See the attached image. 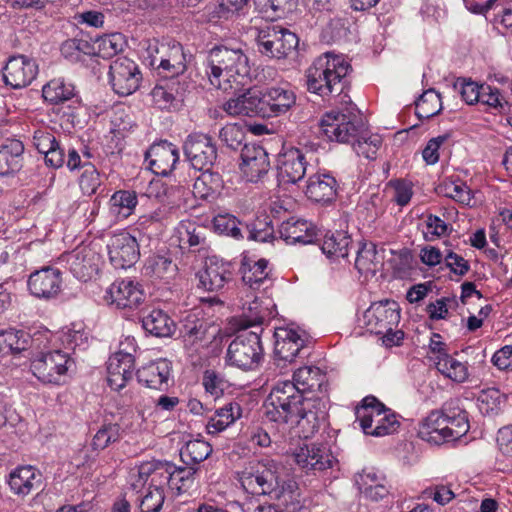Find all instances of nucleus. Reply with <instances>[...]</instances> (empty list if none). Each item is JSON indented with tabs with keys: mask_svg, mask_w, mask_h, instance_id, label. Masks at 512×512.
Listing matches in <instances>:
<instances>
[{
	"mask_svg": "<svg viewBox=\"0 0 512 512\" xmlns=\"http://www.w3.org/2000/svg\"><path fill=\"white\" fill-rule=\"evenodd\" d=\"M205 72L213 87L227 93L239 92L251 82L249 58L241 48L224 45L212 48Z\"/></svg>",
	"mask_w": 512,
	"mask_h": 512,
	"instance_id": "1",
	"label": "nucleus"
},
{
	"mask_svg": "<svg viewBox=\"0 0 512 512\" xmlns=\"http://www.w3.org/2000/svg\"><path fill=\"white\" fill-rule=\"evenodd\" d=\"M352 70L343 55L326 52L317 57L306 70L307 89L321 97L339 95L343 80Z\"/></svg>",
	"mask_w": 512,
	"mask_h": 512,
	"instance_id": "2",
	"label": "nucleus"
},
{
	"mask_svg": "<svg viewBox=\"0 0 512 512\" xmlns=\"http://www.w3.org/2000/svg\"><path fill=\"white\" fill-rule=\"evenodd\" d=\"M302 402V393L291 381L278 382L265 401V415L272 422L299 425Z\"/></svg>",
	"mask_w": 512,
	"mask_h": 512,
	"instance_id": "3",
	"label": "nucleus"
},
{
	"mask_svg": "<svg viewBox=\"0 0 512 512\" xmlns=\"http://www.w3.org/2000/svg\"><path fill=\"white\" fill-rule=\"evenodd\" d=\"M356 420L366 435L383 437L400 427L397 415L374 396H367L355 409Z\"/></svg>",
	"mask_w": 512,
	"mask_h": 512,
	"instance_id": "4",
	"label": "nucleus"
},
{
	"mask_svg": "<svg viewBox=\"0 0 512 512\" xmlns=\"http://www.w3.org/2000/svg\"><path fill=\"white\" fill-rule=\"evenodd\" d=\"M280 465L271 459L250 461L236 473L241 487L252 495H271L278 485Z\"/></svg>",
	"mask_w": 512,
	"mask_h": 512,
	"instance_id": "5",
	"label": "nucleus"
},
{
	"mask_svg": "<svg viewBox=\"0 0 512 512\" xmlns=\"http://www.w3.org/2000/svg\"><path fill=\"white\" fill-rule=\"evenodd\" d=\"M363 121L354 109L331 110L320 120L322 133L329 141L350 144L363 130Z\"/></svg>",
	"mask_w": 512,
	"mask_h": 512,
	"instance_id": "6",
	"label": "nucleus"
},
{
	"mask_svg": "<svg viewBox=\"0 0 512 512\" xmlns=\"http://www.w3.org/2000/svg\"><path fill=\"white\" fill-rule=\"evenodd\" d=\"M263 358L260 333L243 330L229 344L226 353L227 363L243 371L256 369Z\"/></svg>",
	"mask_w": 512,
	"mask_h": 512,
	"instance_id": "7",
	"label": "nucleus"
},
{
	"mask_svg": "<svg viewBox=\"0 0 512 512\" xmlns=\"http://www.w3.org/2000/svg\"><path fill=\"white\" fill-rule=\"evenodd\" d=\"M72 364L68 354L60 350L41 351L32 361L31 370L41 382L60 385Z\"/></svg>",
	"mask_w": 512,
	"mask_h": 512,
	"instance_id": "8",
	"label": "nucleus"
},
{
	"mask_svg": "<svg viewBox=\"0 0 512 512\" xmlns=\"http://www.w3.org/2000/svg\"><path fill=\"white\" fill-rule=\"evenodd\" d=\"M256 42L261 54L282 59L297 48L299 40L293 32L280 26H271L258 32Z\"/></svg>",
	"mask_w": 512,
	"mask_h": 512,
	"instance_id": "9",
	"label": "nucleus"
},
{
	"mask_svg": "<svg viewBox=\"0 0 512 512\" xmlns=\"http://www.w3.org/2000/svg\"><path fill=\"white\" fill-rule=\"evenodd\" d=\"M150 54V64L156 67L165 78H176L186 70L183 47L178 42H162Z\"/></svg>",
	"mask_w": 512,
	"mask_h": 512,
	"instance_id": "10",
	"label": "nucleus"
},
{
	"mask_svg": "<svg viewBox=\"0 0 512 512\" xmlns=\"http://www.w3.org/2000/svg\"><path fill=\"white\" fill-rule=\"evenodd\" d=\"M400 306L394 300L373 302L363 314V323L367 330L377 335L390 331L400 322Z\"/></svg>",
	"mask_w": 512,
	"mask_h": 512,
	"instance_id": "11",
	"label": "nucleus"
},
{
	"mask_svg": "<svg viewBox=\"0 0 512 512\" xmlns=\"http://www.w3.org/2000/svg\"><path fill=\"white\" fill-rule=\"evenodd\" d=\"M109 76L114 92L120 96L133 94L142 79L138 65L127 57H118L110 64Z\"/></svg>",
	"mask_w": 512,
	"mask_h": 512,
	"instance_id": "12",
	"label": "nucleus"
},
{
	"mask_svg": "<svg viewBox=\"0 0 512 512\" xmlns=\"http://www.w3.org/2000/svg\"><path fill=\"white\" fill-rule=\"evenodd\" d=\"M187 160L193 168L210 169L217 159V149L212 138L203 133L190 134L183 144Z\"/></svg>",
	"mask_w": 512,
	"mask_h": 512,
	"instance_id": "13",
	"label": "nucleus"
},
{
	"mask_svg": "<svg viewBox=\"0 0 512 512\" xmlns=\"http://www.w3.org/2000/svg\"><path fill=\"white\" fill-rule=\"evenodd\" d=\"M293 458L303 472L314 475L330 469L335 462L330 450L325 445L316 443L299 447L294 452Z\"/></svg>",
	"mask_w": 512,
	"mask_h": 512,
	"instance_id": "14",
	"label": "nucleus"
},
{
	"mask_svg": "<svg viewBox=\"0 0 512 512\" xmlns=\"http://www.w3.org/2000/svg\"><path fill=\"white\" fill-rule=\"evenodd\" d=\"M107 249L110 262L116 269L131 267L140 255L136 238L125 231L111 236Z\"/></svg>",
	"mask_w": 512,
	"mask_h": 512,
	"instance_id": "15",
	"label": "nucleus"
},
{
	"mask_svg": "<svg viewBox=\"0 0 512 512\" xmlns=\"http://www.w3.org/2000/svg\"><path fill=\"white\" fill-rule=\"evenodd\" d=\"M38 74V65L33 58L25 55L11 56L4 68L3 78L6 85L21 89L31 84Z\"/></svg>",
	"mask_w": 512,
	"mask_h": 512,
	"instance_id": "16",
	"label": "nucleus"
},
{
	"mask_svg": "<svg viewBox=\"0 0 512 512\" xmlns=\"http://www.w3.org/2000/svg\"><path fill=\"white\" fill-rule=\"evenodd\" d=\"M99 254L90 246H79L62 257L70 272L81 281L90 280L98 272Z\"/></svg>",
	"mask_w": 512,
	"mask_h": 512,
	"instance_id": "17",
	"label": "nucleus"
},
{
	"mask_svg": "<svg viewBox=\"0 0 512 512\" xmlns=\"http://www.w3.org/2000/svg\"><path fill=\"white\" fill-rule=\"evenodd\" d=\"M274 353L279 360L292 362L307 350V337L304 332L291 328H277L274 333Z\"/></svg>",
	"mask_w": 512,
	"mask_h": 512,
	"instance_id": "18",
	"label": "nucleus"
},
{
	"mask_svg": "<svg viewBox=\"0 0 512 512\" xmlns=\"http://www.w3.org/2000/svg\"><path fill=\"white\" fill-rule=\"evenodd\" d=\"M61 287V272L49 266L34 271L28 279V289L37 298H54L61 291Z\"/></svg>",
	"mask_w": 512,
	"mask_h": 512,
	"instance_id": "19",
	"label": "nucleus"
},
{
	"mask_svg": "<svg viewBox=\"0 0 512 512\" xmlns=\"http://www.w3.org/2000/svg\"><path fill=\"white\" fill-rule=\"evenodd\" d=\"M145 157L154 174L167 176L179 161V150L176 145L164 140L151 145Z\"/></svg>",
	"mask_w": 512,
	"mask_h": 512,
	"instance_id": "20",
	"label": "nucleus"
},
{
	"mask_svg": "<svg viewBox=\"0 0 512 512\" xmlns=\"http://www.w3.org/2000/svg\"><path fill=\"white\" fill-rule=\"evenodd\" d=\"M234 267L215 256L205 261L204 269L199 272L200 285L207 291H218L233 278Z\"/></svg>",
	"mask_w": 512,
	"mask_h": 512,
	"instance_id": "21",
	"label": "nucleus"
},
{
	"mask_svg": "<svg viewBox=\"0 0 512 512\" xmlns=\"http://www.w3.org/2000/svg\"><path fill=\"white\" fill-rule=\"evenodd\" d=\"M109 295L112 304L119 309H136L146 299L142 286L131 279H121L112 283Z\"/></svg>",
	"mask_w": 512,
	"mask_h": 512,
	"instance_id": "22",
	"label": "nucleus"
},
{
	"mask_svg": "<svg viewBox=\"0 0 512 512\" xmlns=\"http://www.w3.org/2000/svg\"><path fill=\"white\" fill-rule=\"evenodd\" d=\"M239 271L244 285L253 291L265 290L272 285V269L266 259L244 257Z\"/></svg>",
	"mask_w": 512,
	"mask_h": 512,
	"instance_id": "23",
	"label": "nucleus"
},
{
	"mask_svg": "<svg viewBox=\"0 0 512 512\" xmlns=\"http://www.w3.org/2000/svg\"><path fill=\"white\" fill-rule=\"evenodd\" d=\"M264 114L274 118L287 114L296 104V94L287 87L272 86L263 92Z\"/></svg>",
	"mask_w": 512,
	"mask_h": 512,
	"instance_id": "24",
	"label": "nucleus"
},
{
	"mask_svg": "<svg viewBox=\"0 0 512 512\" xmlns=\"http://www.w3.org/2000/svg\"><path fill=\"white\" fill-rule=\"evenodd\" d=\"M241 159L240 168L250 182H257L269 171L268 153L262 146L244 145L241 149Z\"/></svg>",
	"mask_w": 512,
	"mask_h": 512,
	"instance_id": "25",
	"label": "nucleus"
},
{
	"mask_svg": "<svg viewBox=\"0 0 512 512\" xmlns=\"http://www.w3.org/2000/svg\"><path fill=\"white\" fill-rule=\"evenodd\" d=\"M135 359L131 353L116 352L110 356L107 364L108 385L116 391L124 388L133 377Z\"/></svg>",
	"mask_w": 512,
	"mask_h": 512,
	"instance_id": "26",
	"label": "nucleus"
},
{
	"mask_svg": "<svg viewBox=\"0 0 512 512\" xmlns=\"http://www.w3.org/2000/svg\"><path fill=\"white\" fill-rule=\"evenodd\" d=\"M339 188L338 181L329 171H319L308 178L305 194L317 203H330L336 196Z\"/></svg>",
	"mask_w": 512,
	"mask_h": 512,
	"instance_id": "27",
	"label": "nucleus"
},
{
	"mask_svg": "<svg viewBox=\"0 0 512 512\" xmlns=\"http://www.w3.org/2000/svg\"><path fill=\"white\" fill-rule=\"evenodd\" d=\"M278 163L279 177L284 183H296L305 176L307 162L299 148L286 149L279 155Z\"/></svg>",
	"mask_w": 512,
	"mask_h": 512,
	"instance_id": "28",
	"label": "nucleus"
},
{
	"mask_svg": "<svg viewBox=\"0 0 512 512\" xmlns=\"http://www.w3.org/2000/svg\"><path fill=\"white\" fill-rule=\"evenodd\" d=\"M443 413L446 428V440L456 441L469 431L468 413L460 406L459 399H451L444 403Z\"/></svg>",
	"mask_w": 512,
	"mask_h": 512,
	"instance_id": "29",
	"label": "nucleus"
},
{
	"mask_svg": "<svg viewBox=\"0 0 512 512\" xmlns=\"http://www.w3.org/2000/svg\"><path fill=\"white\" fill-rule=\"evenodd\" d=\"M171 362L159 359L138 369L136 376L140 384L160 391L167 390L171 377Z\"/></svg>",
	"mask_w": 512,
	"mask_h": 512,
	"instance_id": "30",
	"label": "nucleus"
},
{
	"mask_svg": "<svg viewBox=\"0 0 512 512\" xmlns=\"http://www.w3.org/2000/svg\"><path fill=\"white\" fill-rule=\"evenodd\" d=\"M49 335V332L44 334L37 333L31 337L23 330L9 329L0 333V351L5 354H20L26 351L30 345L40 347L42 338Z\"/></svg>",
	"mask_w": 512,
	"mask_h": 512,
	"instance_id": "31",
	"label": "nucleus"
},
{
	"mask_svg": "<svg viewBox=\"0 0 512 512\" xmlns=\"http://www.w3.org/2000/svg\"><path fill=\"white\" fill-rule=\"evenodd\" d=\"M8 484L12 492L25 497L42 486V474L33 466H20L9 474Z\"/></svg>",
	"mask_w": 512,
	"mask_h": 512,
	"instance_id": "32",
	"label": "nucleus"
},
{
	"mask_svg": "<svg viewBox=\"0 0 512 512\" xmlns=\"http://www.w3.org/2000/svg\"><path fill=\"white\" fill-rule=\"evenodd\" d=\"M24 144L18 139H6L0 145V176H14L23 167Z\"/></svg>",
	"mask_w": 512,
	"mask_h": 512,
	"instance_id": "33",
	"label": "nucleus"
},
{
	"mask_svg": "<svg viewBox=\"0 0 512 512\" xmlns=\"http://www.w3.org/2000/svg\"><path fill=\"white\" fill-rule=\"evenodd\" d=\"M279 234L287 244H310L316 237V229L307 220L290 218L280 225Z\"/></svg>",
	"mask_w": 512,
	"mask_h": 512,
	"instance_id": "34",
	"label": "nucleus"
},
{
	"mask_svg": "<svg viewBox=\"0 0 512 512\" xmlns=\"http://www.w3.org/2000/svg\"><path fill=\"white\" fill-rule=\"evenodd\" d=\"M445 417L443 413V407L440 410H434L424 418L418 428V436L436 445H440L446 440V428L444 423Z\"/></svg>",
	"mask_w": 512,
	"mask_h": 512,
	"instance_id": "35",
	"label": "nucleus"
},
{
	"mask_svg": "<svg viewBox=\"0 0 512 512\" xmlns=\"http://www.w3.org/2000/svg\"><path fill=\"white\" fill-rule=\"evenodd\" d=\"M297 390L304 395L305 392L326 391V374L315 366H304L293 374L291 381Z\"/></svg>",
	"mask_w": 512,
	"mask_h": 512,
	"instance_id": "36",
	"label": "nucleus"
},
{
	"mask_svg": "<svg viewBox=\"0 0 512 512\" xmlns=\"http://www.w3.org/2000/svg\"><path fill=\"white\" fill-rule=\"evenodd\" d=\"M242 415L239 403L231 401L217 408L211 416H208L206 430L208 434L217 435L231 426Z\"/></svg>",
	"mask_w": 512,
	"mask_h": 512,
	"instance_id": "37",
	"label": "nucleus"
},
{
	"mask_svg": "<svg viewBox=\"0 0 512 512\" xmlns=\"http://www.w3.org/2000/svg\"><path fill=\"white\" fill-rule=\"evenodd\" d=\"M299 410L301 414L299 425L305 427V424H307L308 428L313 431L319 428L320 422L326 419L327 400L320 397L306 398L303 396V402Z\"/></svg>",
	"mask_w": 512,
	"mask_h": 512,
	"instance_id": "38",
	"label": "nucleus"
},
{
	"mask_svg": "<svg viewBox=\"0 0 512 512\" xmlns=\"http://www.w3.org/2000/svg\"><path fill=\"white\" fill-rule=\"evenodd\" d=\"M143 328L153 336L169 337L176 325L170 316L161 309H153L142 317Z\"/></svg>",
	"mask_w": 512,
	"mask_h": 512,
	"instance_id": "39",
	"label": "nucleus"
},
{
	"mask_svg": "<svg viewBox=\"0 0 512 512\" xmlns=\"http://www.w3.org/2000/svg\"><path fill=\"white\" fill-rule=\"evenodd\" d=\"M211 327L213 325L208 320L190 312L181 320L180 333L185 341L193 344L206 339Z\"/></svg>",
	"mask_w": 512,
	"mask_h": 512,
	"instance_id": "40",
	"label": "nucleus"
},
{
	"mask_svg": "<svg viewBox=\"0 0 512 512\" xmlns=\"http://www.w3.org/2000/svg\"><path fill=\"white\" fill-rule=\"evenodd\" d=\"M145 269L151 276L164 280L174 278L178 271L169 251H160L150 256L146 261Z\"/></svg>",
	"mask_w": 512,
	"mask_h": 512,
	"instance_id": "41",
	"label": "nucleus"
},
{
	"mask_svg": "<svg viewBox=\"0 0 512 512\" xmlns=\"http://www.w3.org/2000/svg\"><path fill=\"white\" fill-rule=\"evenodd\" d=\"M151 96L158 108L170 109L182 96L179 81L175 77L162 80L152 89Z\"/></svg>",
	"mask_w": 512,
	"mask_h": 512,
	"instance_id": "42",
	"label": "nucleus"
},
{
	"mask_svg": "<svg viewBox=\"0 0 512 512\" xmlns=\"http://www.w3.org/2000/svg\"><path fill=\"white\" fill-rule=\"evenodd\" d=\"M269 496L277 499L288 512H295L301 507L298 483L293 479L281 480L280 474L278 475V485Z\"/></svg>",
	"mask_w": 512,
	"mask_h": 512,
	"instance_id": "43",
	"label": "nucleus"
},
{
	"mask_svg": "<svg viewBox=\"0 0 512 512\" xmlns=\"http://www.w3.org/2000/svg\"><path fill=\"white\" fill-rule=\"evenodd\" d=\"M247 299L242 303L243 313L239 319V325L243 330L252 326H259L269 316L268 309L264 308L255 295H246Z\"/></svg>",
	"mask_w": 512,
	"mask_h": 512,
	"instance_id": "44",
	"label": "nucleus"
},
{
	"mask_svg": "<svg viewBox=\"0 0 512 512\" xmlns=\"http://www.w3.org/2000/svg\"><path fill=\"white\" fill-rule=\"evenodd\" d=\"M210 169H204L193 184V194L196 198L213 200L222 189V180L218 173H212Z\"/></svg>",
	"mask_w": 512,
	"mask_h": 512,
	"instance_id": "45",
	"label": "nucleus"
},
{
	"mask_svg": "<svg viewBox=\"0 0 512 512\" xmlns=\"http://www.w3.org/2000/svg\"><path fill=\"white\" fill-rule=\"evenodd\" d=\"M383 263V256L379 254L376 245L363 243L357 251L355 267L361 274L375 275Z\"/></svg>",
	"mask_w": 512,
	"mask_h": 512,
	"instance_id": "46",
	"label": "nucleus"
},
{
	"mask_svg": "<svg viewBox=\"0 0 512 512\" xmlns=\"http://www.w3.org/2000/svg\"><path fill=\"white\" fill-rule=\"evenodd\" d=\"M42 96L52 105L62 104L75 96V87L63 78H54L43 86Z\"/></svg>",
	"mask_w": 512,
	"mask_h": 512,
	"instance_id": "47",
	"label": "nucleus"
},
{
	"mask_svg": "<svg viewBox=\"0 0 512 512\" xmlns=\"http://www.w3.org/2000/svg\"><path fill=\"white\" fill-rule=\"evenodd\" d=\"M351 245L352 240L350 236L342 231H336L331 235L325 236L321 249L328 258L338 260L348 256Z\"/></svg>",
	"mask_w": 512,
	"mask_h": 512,
	"instance_id": "48",
	"label": "nucleus"
},
{
	"mask_svg": "<svg viewBox=\"0 0 512 512\" xmlns=\"http://www.w3.org/2000/svg\"><path fill=\"white\" fill-rule=\"evenodd\" d=\"M125 46V37L121 33H112L98 37L94 41L93 52L99 57L111 58L122 52Z\"/></svg>",
	"mask_w": 512,
	"mask_h": 512,
	"instance_id": "49",
	"label": "nucleus"
},
{
	"mask_svg": "<svg viewBox=\"0 0 512 512\" xmlns=\"http://www.w3.org/2000/svg\"><path fill=\"white\" fill-rule=\"evenodd\" d=\"M137 205V196L134 191H116L110 199V210L118 219L129 217Z\"/></svg>",
	"mask_w": 512,
	"mask_h": 512,
	"instance_id": "50",
	"label": "nucleus"
},
{
	"mask_svg": "<svg viewBox=\"0 0 512 512\" xmlns=\"http://www.w3.org/2000/svg\"><path fill=\"white\" fill-rule=\"evenodd\" d=\"M419 119H430L442 110L441 96L434 89L426 90L415 103Z\"/></svg>",
	"mask_w": 512,
	"mask_h": 512,
	"instance_id": "51",
	"label": "nucleus"
},
{
	"mask_svg": "<svg viewBox=\"0 0 512 512\" xmlns=\"http://www.w3.org/2000/svg\"><path fill=\"white\" fill-rule=\"evenodd\" d=\"M197 469L195 467H175L171 474L165 475L167 484L171 489L177 490L179 494L188 491L193 487Z\"/></svg>",
	"mask_w": 512,
	"mask_h": 512,
	"instance_id": "52",
	"label": "nucleus"
},
{
	"mask_svg": "<svg viewBox=\"0 0 512 512\" xmlns=\"http://www.w3.org/2000/svg\"><path fill=\"white\" fill-rule=\"evenodd\" d=\"M350 144L358 155L373 159L382 144V139L377 134H370L363 125V130L359 133V136Z\"/></svg>",
	"mask_w": 512,
	"mask_h": 512,
	"instance_id": "53",
	"label": "nucleus"
},
{
	"mask_svg": "<svg viewBox=\"0 0 512 512\" xmlns=\"http://www.w3.org/2000/svg\"><path fill=\"white\" fill-rule=\"evenodd\" d=\"M437 370L446 378L462 383L468 378V367L466 363L460 362L451 355L436 362Z\"/></svg>",
	"mask_w": 512,
	"mask_h": 512,
	"instance_id": "54",
	"label": "nucleus"
},
{
	"mask_svg": "<svg viewBox=\"0 0 512 512\" xmlns=\"http://www.w3.org/2000/svg\"><path fill=\"white\" fill-rule=\"evenodd\" d=\"M478 103L487 106V110L490 112L498 114L505 113L509 108L508 101L500 93L499 89L485 84Z\"/></svg>",
	"mask_w": 512,
	"mask_h": 512,
	"instance_id": "55",
	"label": "nucleus"
},
{
	"mask_svg": "<svg viewBox=\"0 0 512 512\" xmlns=\"http://www.w3.org/2000/svg\"><path fill=\"white\" fill-rule=\"evenodd\" d=\"M437 192L465 205H469L472 200L470 188L460 180L444 181L438 186Z\"/></svg>",
	"mask_w": 512,
	"mask_h": 512,
	"instance_id": "56",
	"label": "nucleus"
},
{
	"mask_svg": "<svg viewBox=\"0 0 512 512\" xmlns=\"http://www.w3.org/2000/svg\"><path fill=\"white\" fill-rule=\"evenodd\" d=\"M212 453L211 445L201 439L188 441L181 449V458L189 463H200Z\"/></svg>",
	"mask_w": 512,
	"mask_h": 512,
	"instance_id": "57",
	"label": "nucleus"
},
{
	"mask_svg": "<svg viewBox=\"0 0 512 512\" xmlns=\"http://www.w3.org/2000/svg\"><path fill=\"white\" fill-rule=\"evenodd\" d=\"M102 180L96 167L87 162L82 165V173L79 177V187L88 196L95 194L101 186Z\"/></svg>",
	"mask_w": 512,
	"mask_h": 512,
	"instance_id": "58",
	"label": "nucleus"
},
{
	"mask_svg": "<svg viewBox=\"0 0 512 512\" xmlns=\"http://www.w3.org/2000/svg\"><path fill=\"white\" fill-rule=\"evenodd\" d=\"M121 439V427L118 424L103 425L93 437L92 447L94 450H104L111 443Z\"/></svg>",
	"mask_w": 512,
	"mask_h": 512,
	"instance_id": "59",
	"label": "nucleus"
},
{
	"mask_svg": "<svg viewBox=\"0 0 512 512\" xmlns=\"http://www.w3.org/2000/svg\"><path fill=\"white\" fill-rule=\"evenodd\" d=\"M184 232H181L182 240L188 243L190 248L200 251L207 247L206 230L204 227L197 226L194 223L183 225Z\"/></svg>",
	"mask_w": 512,
	"mask_h": 512,
	"instance_id": "60",
	"label": "nucleus"
},
{
	"mask_svg": "<svg viewBox=\"0 0 512 512\" xmlns=\"http://www.w3.org/2000/svg\"><path fill=\"white\" fill-rule=\"evenodd\" d=\"M242 99L245 116H259L266 118V114L263 113L264 101L262 92L248 89L245 93L242 94Z\"/></svg>",
	"mask_w": 512,
	"mask_h": 512,
	"instance_id": "61",
	"label": "nucleus"
},
{
	"mask_svg": "<svg viewBox=\"0 0 512 512\" xmlns=\"http://www.w3.org/2000/svg\"><path fill=\"white\" fill-rule=\"evenodd\" d=\"M214 228L216 231L222 234H226L235 239L243 238L242 231L239 227L240 222L235 216L226 214L218 215L213 221Z\"/></svg>",
	"mask_w": 512,
	"mask_h": 512,
	"instance_id": "62",
	"label": "nucleus"
},
{
	"mask_svg": "<svg viewBox=\"0 0 512 512\" xmlns=\"http://www.w3.org/2000/svg\"><path fill=\"white\" fill-rule=\"evenodd\" d=\"M164 499L165 496L163 488L150 487L140 500V512H159L164 503Z\"/></svg>",
	"mask_w": 512,
	"mask_h": 512,
	"instance_id": "63",
	"label": "nucleus"
},
{
	"mask_svg": "<svg viewBox=\"0 0 512 512\" xmlns=\"http://www.w3.org/2000/svg\"><path fill=\"white\" fill-rule=\"evenodd\" d=\"M245 133L236 124H227L219 132L220 141L228 148L237 150L243 143Z\"/></svg>",
	"mask_w": 512,
	"mask_h": 512,
	"instance_id": "64",
	"label": "nucleus"
}]
</instances>
